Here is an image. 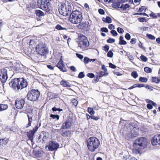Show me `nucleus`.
Listing matches in <instances>:
<instances>
[{"label":"nucleus","instance_id":"34","mask_svg":"<svg viewBox=\"0 0 160 160\" xmlns=\"http://www.w3.org/2000/svg\"><path fill=\"white\" fill-rule=\"evenodd\" d=\"M139 81L142 82H146L147 81L148 79L146 78L140 77L139 79Z\"/></svg>","mask_w":160,"mask_h":160},{"label":"nucleus","instance_id":"18","mask_svg":"<svg viewBox=\"0 0 160 160\" xmlns=\"http://www.w3.org/2000/svg\"><path fill=\"white\" fill-rule=\"evenodd\" d=\"M90 25V23L88 21H86L85 22L81 23V25L83 29L89 27Z\"/></svg>","mask_w":160,"mask_h":160},{"label":"nucleus","instance_id":"13","mask_svg":"<svg viewBox=\"0 0 160 160\" xmlns=\"http://www.w3.org/2000/svg\"><path fill=\"white\" fill-rule=\"evenodd\" d=\"M62 56H61L59 62L56 65L60 71L63 72H66L67 70L65 65L63 64V61L62 60Z\"/></svg>","mask_w":160,"mask_h":160},{"label":"nucleus","instance_id":"30","mask_svg":"<svg viewBox=\"0 0 160 160\" xmlns=\"http://www.w3.org/2000/svg\"><path fill=\"white\" fill-rule=\"evenodd\" d=\"M140 149H138V148H134L132 150V151L133 153L135 154H139L140 153Z\"/></svg>","mask_w":160,"mask_h":160},{"label":"nucleus","instance_id":"42","mask_svg":"<svg viewBox=\"0 0 160 160\" xmlns=\"http://www.w3.org/2000/svg\"><path fill=\"white\" fill-rule=\"evenodd\" d=\"M84 77L85 75L84 73L83 72H80L78 75V77L79 78H84Z\"/></svg>","mask_w":160,"mask_h":160},{"label":"nucleus","instance_id":"14","mask_svg":"<svg viewBox=\"0 0 160 160\" xmlns=\"http://www.w3.org/2000/svg\"><path fill=\"white\" fill-rule=\"evenodd\" d=\"M25 101L23 99L17 100L15 101V105L17 108L21 109L23 108L25 103Z\"/></svg>","mask_w":160,"mask_h":160},{"label":"nucleus","instance_id":"12","mask_svg":"<svg viewBox=\"0 0 160 160\" xmlns=\"http://www.w3.org/2000/svg\"><path fill=\"white\" fill-rule=\"evenodd\" d=\"M8 78L7 71L6 69L2 70L0 72V80L2 83L6 81Z\"/></svg>","mask_w":160,"mask_h":160},{"label":"nucleus","instance_id":"10","mask_svg":"<svg viewBox=\"0 0 160 160\" xmlns=\"http://www.w3.org/2000/svg\"><path fill=\"white\" fill-rule=\"evenodd\" d=\"M36 49L38 53L41 55L44 56L48 53V51L45 45L42 43L37 45Z\"/></svg>","mask_w":160,"mask_h":160},{"label":"nucleus","instance_id":"51","mask_svg":"<svg viewBox=\"0 0 160 160\" xmlns=\"http://www.w3.org/2000/svg\"><path fill=\"white\" fill-rule=\"evenodd\" d=\"M109 46L107 45H105L104 47V50L105 52H107L109 49Z\"/></svg>","mask_w":160,"mask_h":160},{"label":"nucleus","instance_id":"33","mask_svg":"<svg viewBox=\"0 0 160 160\" xmlns=\"http://www.w3.org/2000/svg\"><path fill=\"white\" fill-rule=\"evenodd\" d=\"M50 116L51 118H52L54 119L56 118L57 120H58L59 119L60 117L58 115H54L52 114H51Z\"/></svg>","mask_w":160,"mask_h":160},{"label":"nucleus","instance_id":"58","mask_svg":"<svg viewBox=\"0 0 160 160\" xmlns=\"http://www.w3.org/2000/svg\"><path fill=\"white\" fill-rule=\"evenodd\" d=\"M72 103L75 106H76L78 103V101L76 99H74L72 101Z\"/></svg>","mask_w":160,"mask_h":160},{"label":"nucleus","instance_id":"46","mask_svg":"<svg viewBox=\"0 0 160 160\" xmlns=\"http://www.w3.org/2000/svg\"><path fill=\"white\" fill-rule=\"evenodd\" d=\"M127 43V42L124 40L119 41V44L121 45H126Z\"/></svg>","mask_w":160,"mask_h":160},{"label":"nucleus","instance_id":"64","mask_svg":"<svg viewBox=\"0 0 160 160\" xmlns=\"http://www.w3.org/2000/svg\"><path fill=\"white\" fill-rule=\"evenodd\" d=\"M128 160H137L136 158L130 156L128 158Z\"/></svg>","mask_w":160,"mask_h":160},{"label":"nucleus","instance_id":"26","mask_svg":"<svg viewBox=\"0 0 160 160\" xmlns=\"http://www.w3.org/2000/svg\"><path fill=\"white\" fill-rule=\"evenodd\" d=\"M152 81L156 83H159L160 82V79L156 77H153L152 78Z\"/></svg>","mask_w":160,"mask_h":160},{"label":"nucleus","instance_id":"32","mask_svg":"<svg viewBox=\"0 0 160 160\" xmlns=\"http://www.w3.org/2000/svg\"><path fill=\"white\" fill-rule=\"evenodd\" d=\"M136 87H138V88H141V87H145L146 88H148V89H149L150 88H149V86L147 85V86L145 87V85L142 84H136Z\"/></svg>","mask_w":160,"mask_h":160},{"label":"nucleus","instance_id":"48","mask_svg":"<svg viewBox=\"0 0 160 160\" xmlns=\"http://www.w3.org/2000/svg\"><path fill=\"white\" fill-rule=\"evenodd\" d=\"M125 38L127 40H129L131 38V36L128 33H127L125 36Z\"/></svg>","mask_w":160,"mask_h":160},{"label":"nucleus","instance_id":"3","mask_svg":"<svg viewBox=\"0 0 160 160\" xmlns=\"http://www.w3.org/2000/svg\"><path fill=\"white\" fill-rule=\"evenodd\" d=\"M87 144L89 150L93 152L98 147L100 142L96 137H92L87 140Z\"/></svg>","mask_w":160,"mask_h":160},{"label":"nucleus","instance_id":"53","mask_svg":"<svg viewBox=\"0 0 160 160\" xmlns=\"http://www.w3.org/2000/svg\"><path fill=\"white\" fill-rule=\"evenodd\" d=\"M99 117H96L95 116H92L91 117V119L94 120L95 121H97L99 119Z\"/></svg>","mask_w":160,"mask_h":160},{"label":"nucleus","instance_id":"29","mask_svg":"<svg viewBox=\"0 0 160 160\" xmlns=\"http://www.w3.org/2000/svg\"><path fill=\"white\" fill-rule=\"evenodd\" d=\"M55 28L56 29L59 30H68L67 28H63V27H62L59 24L57 25V26L55 27Z\"/></svg>","mask_w":160,"mask_h":160},{"label":"nucleus","instance_id":"15","mask_svg":"<svg viewBox=\"0 0 160 160\" xmlns=\"http://www.w3.org/2000/svg\"><path fill=\"white\" fill-rule=\"evenodd\" d=\"M151 142L153 146L160 144V134L155 135L152 140Z\"/></svg>","mask_w":160,"mask_h":160},{"label":"nucleus","instance_id":"5","mask_svg":"<svg viewBox=\"0 0 160 160\" xmlns=\"http://www.w3.org/2000/svg\"><path fill=\"white\" fill-rule=\"evenodd\" d=\"M78 47L82 50L85 49L89 46V44L87 37L84 35L80 34L78 37Z\"/></svg>","mask_w":160,"mask_h":160},{"label":"nucleus","instance_id":"27","mask_svg":"<svg viewBox=\"0 0 160 160\" xmlns=\"http://www.w3.org/2000/svg\"><path fill=\"white\" fill-rule=\"evenodd\" d=\"M0 108L1 111H2L7 109L8 108V106L7 104H0Z\"/></svg>","mask_w":160,"mask_h":160},{"label":"nucleus","instance_id":"11","mask_svg":"<svg viewBox=\"0 0 160 160\" xmlns=\"http://www.w3.org/2000/svg\"><path fill=\"white\" fill-rule=\"evenodd\" d=\"M48 149L51 151L56 150L59 147V144L56 141H51L47 146Z\"/></svg>","mask_w":160,"mask_h":160},{"label":"nucleus","instance_id":"45","mask_svg":"<svg viewBox=\"0 0 160 160\" xmlns=\"http://www.w3.org/2000/svg\"><path fill=\"white\" fill-rule=\"evenodd\" d=\"M126 55L128 56V58L129 60L131 61L133 60V58L132 55H130L128 52H126Z\"/></svg>","mask_w":160,"mask_h":160},{"label":"nucleus","instance_id":"37","mask_svg":"<svg viewBox=\"0 0 160 160\" xmlns=\"http://www.w3.org/2000/svg\"><path fill=\"white\" fill-rule=\"evenodd\" d=\"M146 36L150 39L153 40L155 39V37L151 34L148 33L146 34Z\"/></svg>","mask_w":160,"mask_h":160},{"label":"nucleus","instance_id":"49","mask_svg":"<svg viewBox=\"0 0 160 160\" xmlns=\"http://www.w3.org/2000/svg\"><path fill=\"white\" fill-rule=\"evenodd\" d=\"M87 76L89 78H92L94 77V74L92 73H89L87 74Z\"/></svg>","mask_w":160,"mask_h":160},{"label":"nucleus","instance_id":"62","mask_svg":"<svg viewBox=\"0 0 160 160\" xmlns=\"http://www.w3.org/2000/svg\"><path fill=\"white\" fill-rule=\"evenodd\" d=\"M102 69L104 72H107V70L104 65H103L102 66Z\"/></svg>","mask_w":160,"mask_h":160},{"label":"nucleus","instance_id":"36","mask_svg":"<svg viewBox=\"0 0 160 160\" xmlns=\"http://www.w3.org/2000/svg\"><path fill=\"white\" fill-rule=\"evenodd\" d=\"M140 58L141 60L144 62H147L148 60V58L143 55H141Z\"/></svg>","mask_w":160,"mask_h":160},{"label":"nucleus","instance_id":"24","mask_svg":"<svg viewBox=\"0 0 160 160\" xmlns=\"http://www.w3.org/2000/svg\"><path fill=\"white\" fill-rule=\"evenodd\" d=\"M27 116L28 118V124L27 125L26 127V128H27L31 126V123L32 121V117H30L29 115H28Z\"/></svg>","mask_w":160,"mask_h":160},{"label":"nucleus","instance_id":"16","mask_svg":"<svg viewBox=\"0 0 160 160\" xmlns=\"http://www.w3.org/2000/svg\"><path fill=\"white\" fill-rule=\"evenodd\" d=\"M71 119H68L66 120L65 122L63 123L60 130H61L62 129H67L68 128L71 126Z\"/></svg>","mask_w":160,"mask_h":160},{"label":"nucleus","instance_id":"28","mask_svg":"<svg viewBox=\"0 0 160 160\" xmlns=\"http://www.w3.org/2000/svg\"><path fill=\"white\" fill-rule=\"evenodd\" d=\"M33 153L35 156L39 157L41 156L42 153L41 151H33Z\"/></svg>","mask_w":160,"mask_h":160},{"label":"nucleus","instance_id":"39","mask_svg":"<svg viewBox=\"0 0 160 160\" xmlns=\"http://www.w3.org/2000/svg\"><path fill=\"white\" fill-rule=\"evenodd\" d=\"M110 32L113 36H116L118 35V33L116 31L114 30H112Z\"/></svg>","mask_w":160,"mask_h":160},{"label":"nucleus","instance_id":"35","mask_svg":"<svg viewBox=\"0 0 160 160\" xmlns=\"http://www.w3.org/2000/svg\"><path fill=\"white\" fill-rule=\"evenodd\" d=\"M144 71L147 73H151L152 72V69L148 67L144 68Z\"/></svg>","mask_w":160,"mask_h":160},{"label":"nucleus","instance_id":"41","mask_svg":"<svg viewBox=\"0 0 160 160\" xmlns=\"http://www.w3.org/2000/svg\"><path fill=\"white\" fill-rule=\"evenodd\" d=\"M52 110L53 112L56 111H58L59 112L62 111V109H60V108H57L56 107H53L52 108Z\"/></svg>","mask_w":160,"mask_h":160},{"label":"nucleus","instance_id":"19","mask_svg":"<svg viewBox=\"0 0 160 160\" xmlns=\"http://www.w3.org/2000/svg\"><path fill=\"white\" fill-rule=\"evenodd\" d=\"M130 7V6L128 4H124L122 3H121L120 8L122 10L125 11L127 9L129 8Z\"/></svg>","mask_w":160,"mask_h":160},{"label":"nucleus","instance_id":"59","mask_svg":"<svg viewBox=\"0 0 160 160\" xmlns=\"http://www.w3.org/2000/svg\"><path fill=\"white\" fill-rule=\"evenodd\" d=\"M98 12L99 13L102 15L104 14L105 13L103 9L100 8L98 10Z\"/></svg>","mask_w":160,"mask_h":160},{"label":"nucleus","instance_id":"21","mask_svg":"<svg viewBox=\"0 0 160 160\" xmlns=\"http://www.w3.org/2000/svg\"><path fill=\"white\" fill-rule=\"evenodd\" d=\"M70 132L69 130H63L61 134L63 137H68L70 134Z\"/></svg>","mask_w":160,"mask_h":160},{"label":"nucleus","instance_id":"31","mask_svg":"<svg viewBox=\"0 0 160 160\" xmlns=\"http://www.w3.org/2000/svg\"><path fill=\"white\" fill-rule=\"evenodd\" d=\"M88 112L91 115L94 114L95 113V112L92 108L88 107Z\"/></svg>","mask_w":160,"mask_h":160},{"label":"nucleus","instance_id":"43","mask_svg":"<svg viewBox=\"0 0 160 160\" xmlns=\"http://www.w3.org/2000/svg\"><path fill=\"white\" fill-rule=\"evenodd\" d=\"M113 55V53L111 50H110L109 52H108L107 53V56L108 57L112 58Z\"/></svg>","mask_w":160,"mask_h":160},{"label":"nucleus","instance_id":"54","mask_svg":"<svg viewBox=\"0 0 160 160\" xmlns=\"http://www.w3.org/2000/svg\"><path fill=\"white\" fill-rule=\"evenodd\" d=\"M101 31L102 32H108V29L106 28H101Z\"/></svg>","mask_w":160,"mask_h":160},{"label":"nucleus","instance_id":"44","mask_svg":"<svg viewBox=\"0 0 160 160\" xmlns=\"http://www.w3.org/2000/svg\"><path fill=\"white\" fill-rule=\"evenodd\" d=\"M84 62L85 64H88L89 62H90V59L87 57H85L84 59Z\"/></svg>","mask_w":160,"mask_h":160},{"label":"nucleus","instance_id":"55","mask_svg":"<svg viewBox=\"0 0 160 160\" xmlns=\"http://www.w3.org/2000/svg\"><path fill=\"white\" fill-rule=\"evenodd\" d=\"M150 16L151 17H152L154 18H157V15L153 12L151 13L150 14Z\"/></svg>","mask_w":160,"mask_h":160},{"label":"nucleus","instance_id":"57","mask_svg":"<svg viewBox=\"0 0 160 160\" xmlns=\"http://www.w3.org/2000/svg\"><path fill=\"white\" fill-rule=\"evenodd\" d=\"M109 67L112 68L114 69L116 68V66L115 65L112 64V63L111 62L109 63Z\"/></svg>","mask_w":160,"mask_h":160},{"label":"nucleus","instance_id":"8","mask_svg":"<svg viewBox=\"0 0 160 160\" xmlns=\"http://www.w3.org/2000/svg\"><path fill=\"white\" fill-rule=\"evenodd\" d=\"M38 4L41 9L48 12L50 11L49 3L48 0H38Z\"/></svg>","mask_w":160,"mask_h":160},{"label":"nucleus","instance_id":"6","mask_svg":"<svg viewBox=\"0 0 160 160\" xmlns=\"http://www.w3.org/2000/svg\"><path fill=\"white\" fill-rule=\"evenodd\" d=\"M147 143V139L145 138H140L135 141L133 147L134 148L143 149L146 147Z\"/></svg>","mask_w":160,"mask_h":160},{"label":"nucleus","instance_id":"1","mask_svg":"<svg viewBox=\"0 0 160 160\" xmlns=\"http://www.w3.org/2000/svg\"><path fill=\"white\" fill-rule=\"evenodd\" d=\"M28 84L26 79L23 78H14L9 83L10 87L15 89H22L27 87Z\"/></svg>","mask_w":160,"mask_h":160},{"label":"nucleus","instance_id":"47","mask_svg":"<svg viewBox=\"0 0 160 160\" xmlns=\"http://www.w3.org/2000/svg\"><path fill=\"white\" fill-rule=\"evenodd\" d=\"M117 31L120 33H122L124 32L123 30L121 28L118 27L117 28Z\"/></svg>","mask_w":160,"mask_h":160},{"label":"nucleus","instance_id":"22","mask_svg":"<svg viewBox=\"0 0 160 160\" xmlns=\"http://www.w3.org/2000/svg\"><path fill=\"white\" fill-rule=\"evenodd\" d=\"M8 141V139L6 138L0 139V145H3L7 144Z\"/></svg>","mask_w":160,"mask_h":160},{"label":"nucleus","instance_id":"40","mask_svg":"<svg viewBox=\"0 0 160 160\" xmlns=\"http://www.w3.org/2000/svg\"><path fill=\"white\" fill-rule=\"evenodd\" d=\"M131 75L134 78H136L138 77V74L135 71L132 72L131 73Z\"/></svg>","mask_w":160,"mask_h":160},{"label":"nucleus","instance_id":"20","mask_svg":"<svg viewBox=\"0 0 160 160\" xmlns=\"http://www.w3.org/2000/svg\"><path fill=\"white\" fill-rule=\"evenodd\" d=\"M102 20L103 22L108 23H111L112 21L111 18L108 16H107L106 18H103Z\"/></svg>","mask_w":160,"mask_h":160},{"label":"nucleus","instance_id":"60","mask_svg":"<svg viewBox=\"0 0 160 160\" xmlns=\"http://www.w3.org/2000/svg\"><path fill=\"white\" fill-rule=\"evenodd\" d=\"M137 41V39L135 38H132L130 41V43L132 44H135Z\"/></svg>","mask_w":160,"mask_h":160},{"label":"nucleus","instance_id":"25","mask_svg":"<svg viewBox=\"0 0 160 160\" xmlns=\"http://www.w3.org/2000/svg\"><path fill=\"white\" fill-rule=\"evenodd\" d=\"M112 7L115 8H120L121 3L120 2H117L112 4Z\"/></svg>","mask_w":160,"mask_h":160},{"label":"nucleus","instance_id":"50","mask_svg":"<svg viewBox=\"0 0 160 160\" xmlns=\"http://www.w3.org/2000/svg\"><path fill=\"white\" fill-rule=\"evenodd\" d=\"M100 77L99 76L96 77L95 78V79L92 80V82L93 83H96L99 81V80Z\"/></svg>","mask_w":160,"mask_h":160},{"label":"nucleus","instance_id":"61","mask_svg":"<svg viewBox=\"0 0 160 160\" xmlns=\"http://www.w3.org/2000/svg\"><path fill=\"white\" fill-rule=\"evenodd\" d=\"M76 55L78 58L81 59H82L83 58V56L80 54L76 53Z\"/></svg>","mask_w":160,"mask_h":160},{"label":"nucleus","instance_id":"17","mask_svg":"<svg viewBox=\"0 0 160 160\" xmlns=\"http://www.w3.org/2000/svg\"><path fill=\"white\" fill-rule=\"evenodd\" d=\"M60 84L64 87H70L71 85L69 82L66 81L62 80L60 82Z\"/></svg>","mask_w":160,"mask_h":160},{"label":"nucleus","instance_id":"38","mask_svg":"<svg viewBox=\"0 0 160 160\" xmlns=\"http://www.w3.org/2000/svg\"><path fill=\"white\" fill-rule=\"evenodd\" d=\"M107 41L108 43H112L115 42V40L113 38H109L107 40Z\"/></svg>","mask_w":160,"mask_h":160},{"label":"nucleus","instance_id":"23","mask_svg":"<svg viewBox=\"0 0 160 160\" xmlns=\"http://www.w3.org/2000/svg\"><path fill=\"white\" fill-rule=\"evenodd\" d=\"M35 13L36 15L38 17L43 16L44 15L43 12L39 10H36Z\"/></svg>","mask_w":160,"mask_h":160},{"label":"nucleus","instance_id":"2","mask_svg":"<svg viewBox=\"0 0 160 160\" xmlns=\"http://www.w3.org/2000/svg\"><path fill=\"white\" fill-rule=\"evenodd\" d=\"M82 18V12L76 10L73 11L72 13H71L69 19L72 23L78 24L81 22Z\"/></svg>","mask_w":160,"mask_h":160},{"label":"nucleus","instance_id":"63","mask_svg":"<svg viewBox=\"0 0 160 160\" xmlns=\"http://www.w3.org/2000/svg\"><path fill=\"white\" fill-rule=\"evenodd\" d=\"M99 75L98 76L100 78H101L103 76H104V74H105V73H104V72L101 71L99 72Z\"/></svg>","mask_w":160,"mask_h":160},{"label":"nucleus","instance_id":"9","mask_svg":"<svg viewBox=\"0 0 160 160\" xmlns=\"http://www.w3.org/2000/svg\"><path fill=\"white\" fill-rule=\"evenodd\" d=\"M41 126V123L38 124L35 127L33 128L32 130H30L27 132V136L29 139L28 141H30L32 145L34 143L33 141V136Z\"/></svg>","mask_w":160,"mask_h":160},{"label":"nucleus","instance_id":"4","mask_svg":"<svg viewBox=\"0 0 160 160\" xmlns=\"http://www.w3.org/2000/svg\"><path fill=\"white\" fill-rule=\"evenodd\" d=\"M58 9L60 13L65 16L70 15L72 10L71 6L68 2L61 4L59 6Z\"/></svg>","mask_w":160,"mask_h":160},{"label":"nucleus","instance_id":"7","mask_svg":"<svg viewBox=\"0 0 160 160\" xmlns=\"http://www.w3.org/2000/svg\"><path fill=\"white\" fill-rule=\"evenodd\" d=\"M39 95L40 92L38 90L32 89L28 92L27 96L28 100L34 101L38 99Z\"/></svg>","mask_w":160,"mask_h":160},{"label":"nucleus","instance_id":"56","mask_svg":"<svg viewBox=\"0 0 160 160\" xmlns=\"http://www.w3.org/2000/svg\"><path fill=\"white\" fill-rule=\"evenodd\" d=\"M139 46L143 50H145V48L143 46V44L141 42H140L138 44Z\"/></svg>","mask_w":160,"mask_h":160},{"label":"nucleus","instance_id":"52","mask_svg":"<svg viewBox=\"0 0 160 160\" xmlns=\"http://www.w3.org/2000/svg\"><path fill=\"white\" fill-rule=\"evenodd\" d=\"M138 20L141 22H143L146 21V19L145 17L139 18L138 19Z\"/></svg>","mask_w":160,"mask_h":160}]
</instances>
